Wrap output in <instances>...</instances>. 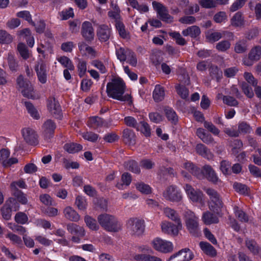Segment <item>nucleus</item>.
Segmentation results:
<instances>
[{"label":"nucleus","instance_id":"nucleus-39","mask_svg":"<svg viewBox=\"0 0 261 261\" xmlns=\"http://www.w3.org/2000/svg\"><path fill=\"white\" fill-rule=\"evenodd\" d=\"M222 37V34L219 32L209 31L205 33L207 41L214 43L220 40Z\"/></svg>","mask_w":261,"mask_h":261},{"label":"nucleus","instance_id":"nucleus-62","mask_svg":"<svg viewBox=\"0 0 261 261\" xmlns=\"http://www.w3.org/2000/svg\"><path fill=\"white\" fill-rule=\"evenodd\" d=\"M40 201L46 206L55 205L53 198L47 194H41L39 196Z\"/></svg>","mask_w":261,"mask_h":261},{"label":"nucleus","instance_id":"nucleus-59","mask_svg":"<svg viewBox=\"0 0 261 261\" xmlns=\"http://www.w3.org/2000/svg\"><path fill=\"white\" fill-rule=\"evenodd\" d=\"M17 50L21 57L24 60L29 58V53L26 45L22 43H20L17 45Z\"/></svg>","mask_w":261,"mask_h":261},{"label":"nucleus","instance_id":"nucleus-10","mask_svg":"<svg viewBox=\"0 0 261 261\" xmlns=\"http://www.w3.org/2000/svg\"><path fill=\"white\" fill-rule=\"evenodd\" d=\"M163 195L166 200L172 202H178L182 199L180 192L173 186L167 187L163 192Z\"/></svg>","mask_w":261,"mask_h":261},{"label":"nucleus","instance_id":"nucleus-18","mask_svg":"<svg viewBox=\"0 0 261 261\" xmlns=\"http://www.w3.org/2000/svg\"><path fill=\"white\" fill-rule=\"evenodd\" d=\"M82 34L87 41H91L94 39V33L92 24L89 21H85L82 24Z\"/></svg>","mask_w":261,"mask_h":261},{"label":"nucleus","instance_id":"nucleus-26","mask_svg":"<svg viewBox=\"0 0 261 261\" xmlns=\"http://www.w3.org/2000/svg\"><path fill=\"white\" fill-rule=\"evenodd\" d=\"M123 138L124 142L128 144L134 145L136 143V136L134 132L130 129L126 128L123 132Z\"/></svg>","mask_w":261,"mask_h":261},{"label":"nucleus","instance_id":"nucleus-61","mask_svg":"<svg viewBox=\"0 0 261 261\" xmlns=\"http://www.w3.org/2000/svg\"><path fill=\"white\" fill-rule=\"evenodd\" d=\"M240 86L244 93L249 98H252L254 96L252 89L249 85L243 82L240 84Z\"/></svg>","mask_w":261,"mask_h":261},{"label":"nucleus","instance_id":"nucleus-21","mask_svg":"<svg viewBox=\"0 0 261 261\" xmlns=\"http://www.w3.org/2000/svg\"><path fill=\"white\" fill-rule=\"evenodd\" d=\"M67 229L69 233L73 236L84 237L86 234L84 228L75 223H69L67 225Z\"/></svg>","mask_w":261,"mask_h":261},{"label":"nucleus","instance_id":"nucleus-54","mask_svg":"<svg viewBox=\"0 0 261 261\" xmlns=\"http://www.w3.org/2000/svg\"><path fill=\"white\" fill-rule=\"evenodd\" d=\"M231 46V43L228 40H222L216 45V48L219 51L225 52L228 50Z\"/></svg>","mask_w":261,"mask_h":261},{"label":"nucleus","instance_id":"nucleus-7","mask_svg":"<svg viewBox=\"0 0 261 261\" xmlns=\"http://www.w3.org/2000/svg\"><path fill=\"white\" fill-rule=\"evenodd\" d=\"M184 189L191 200L201 204H204V195L201 190L199 189L195 190L189 184L185 185Z\"/></svg>","mask_w":261,"mask_h":261},{"label":"nucleus","instance_id":"nucleus-63","mask_svg":"<svg viewBox=\"0 0 261 261\" xmlns=\"http://www.w3.org/2000/svg\"><path fill=\"white\" fill-rule=\"evenodd\" d=\"M230 166L231 164L229 162L223 160L220 163V169L224 174L230 175L231 174Z\"/></svg>","mask_w":261,"mask_h":261},{"label":"nucleus","instance_id":"nucleus-15","mask_svg":"<svg viewBox=\"0 0 261 261\" xmlns=\"http://www.w3.org/2000/svg\"><path fill=\"white\" fill-rule=\"evenodd\" d=\"M56 128V123L51 119H47L43 123L42 129L46 139H49L53 137Z\"/></svg>","mask_w":261,"mask_h":261},{"label":"nucleus","instance_id":"nucleus-5","mask_svg":"<svg viewBox=\"0 0 261 261\" xmlns=\"http://www.w3.org/2000/svg\"><path fill=\"white\" fill-rule=\"evenodd\" d=\"M127 232L132 236L139 237L143 234L145 230V222L138 218H130L126 222Z\"/></svg>","mask_w":261,"mask_h":261},{"label":"nucleus","instance_id":"nucleus-19","mask_svg":"<svg viewBox=\"0 0 261 261\" xmlns=\"http://www.w3.org/2000/svg\"><path fill=\"white\" fill-rule=\"evenodd\" d=\"M47 108L49 112L55 117L59 118L61 116V107L55 98L48 100Z\"/></svg>","mask_w":261,"mask_h":261},{"label":"nucleus","instance_id":"nucleus-57","mask_svg":"<svg viewBox=\"0 0 261 261\" xmlns=\"http://www.w3.org/2000/svg\"><path fill=\"white\" fill-rule=\"evenodd\" d=\"M75 204L78 209L81 211H85L87 208V203L86 200L82 196H78L76 197Z\"/></svg>","mask_w":261,"mask_h":261},{"label":"nucleus","instance_id":"nucleus-20","mask_svg":"<svg viewBox=\"0 0 261 261\" xmlns=\"http://www.w3.org/2000/svg\"><path fill=\"white\" fill-rule=\"evenodd\" d=\"M164 213L166 217L178 224V228H182V225L180 217L177 213L173 209L166 207L164 209Z\"/></svg>","mask_w":261,"mask_h":261},{"label":"nucleus","instance_id":"nucleus-64","mask_svg":"<svg viewBox=\"0 0 261 261\" xmlns=\"http://www.w3.org/2000/svg\"><path fill=\"white\" fill-rule=\"evenodd\" d=\"M137 189L144 194H149L151 192V189L148 185L143 182L137 183L136 185Z\"/></svg>","mask_w":261,"mask_h":261},{"label":"nucleus","instance_id":"nucleus-12","mask_svg":"<svg viewBox=\"0 0 261 261\" xmlns=\"http://www.w3.org/2000/svg\"><path fill=\"white\" fill-rule=\"evenodd\" d=\"M153 9L156 11L160 18L164 21H172L173 17L169 13L167 9L161 3L153 1L152 2Z\"/></svg>","mask_w":261,"mask_h":261},{"label":"nucleus","instance_id":"nucleus-34","mask_svg":"<svg viewBox=\"0 0 261 261\" xmlns=\"http://www.w3.org/2000/svg\"><path fill=\"white\" fill-rule=\"evenodd\" d=\"M131 49L128 48H123L120 47L116 49V55L117 59L120 62H124L127 60V57L128 56Z\"/></svg>","mask_w":261,"mask_h":261},{"label":"nucleus","instance_id":"nucleus-53","mask_svg":"<svg viewBox=\"0 0 261 261\" xmlns=\"http://www.w3.org/2000/svg\"><path fill=\"white\" fill-rule=\"evenodd\" d=\"M210 74L212 79H215L218 81L222 76V71L217 66L211 65L209 69Z\"/></svg>","mask_w":261,"mask_h":261},{"label":"nucleus","instance_id":"nucleus-24","mask_svg":"<svg viewBox=\"0 0 261 261\" xmlns=\"http://www.w3.org/2000/svg\"><path fill=\"white\" fill-rule=\"evenodd\" d=\"M65 218L73 222H77L80 219V216L71 206H66L63 210Z\"/></svg>","mask_w":261,"mask_h":261},{"label":"nucleus","instance_id":"nucleus-31","mask_svg":"<svg viewBox=\"0 0 261 261\" xmlns=\"http://www.w3.org/2000/svg\"><path fill=\"white\" fill-rule=\"evenodd\" d=\"M197 153L207 159H212L213 154L210 150L203 144H198L195 148Z\"/></svg>","mask_w":261,"mask_h":261},{"label":"nucleus","instance_id":"nucleus-52","mask_svg":"<svg viewBox=\"0 0 261 261\" xmlns=\"http://www.w3.org/2000/svg\"><path fill=\"white\" fill-rule=\"evenodd\" d=\"M249 58L251 60L257 61L261 57V47L256 46L251 49L249 55Z\"/></svg>","mask_w":261,"mask_h":261},{"label":"nucleus","instance_id":"nucleus-35","mask_svg":"<svg viewBox=\"0 0 261 261\" xmlns=\"http://www.w3.org/2000/svg\"><path fill=\"white\" fill-rule=\"evenodd\" d=\"M124 167L126 170H129L135 173H139L140 168L137 162L134 160H128L124 163Z\"/></svg>","mask_w":261,"mask_h":261},{"label":"nucleus","instance_id":"nucleus-40","mask_svg":"<svg viewBox=\"0 0 261 261\" xmlns=\"http://www.w3.org/2000/svg\"><path fill=\"white\" fill-rule=\"evenodd\" d=\"M134 258L138 261H162L160 257L147 254H136Z\"/></svg>","mask_w":261,"mask_h":261},{"label":"nucleus","instance_id":"nucleus-25","mask_svg":"<svg viewBox=\"0 0 261 261\" xmlns=\"http://www.w3.org/2000/svg\"><path fill=\"white\" fill-rule=\"evenodd\" d=\"M202 220L205 225L216 224L219 222L218 217L216 214L210 211L204 212L202 216Z\"/></svg>","mask_w":261,"mask_h":261},{"label":"nucleus","instance_id":"nucleus-60","mask_svg":"<svg viewBox=\"0 0 261 261\" xmlns=\"http://www.w3.org/2000/svg\"><path fill=\"white\" fill-rule=\"evenodd\" d=\"M13 40V38L11 35L8 34L6 31H0V43L8 44Z\"/></svg>","mask_w":261,"mask_h":261},{"label":"nucleus","instance_id":"nucleus-16","mask_svg":"<svg viewBox=\"0 0 261 261\" xmlns=\"http://www.w3.org/2000/svg\"><path fill=\"white\" fill-rule=\"evenodd\" d=\"M35 70L40 82L42 84L45 83L47 80V69L46 64L42 60L38 61L35 66Z\"/></svg>","mask_w":261,"mask_h":261},{"label":"nucleus","instance_id":"nucleus-41","mask_svg":"<svg viewBox=\"0 0 261 261\" xmlns=\"http://www.w3.org/2000/svg\"><path fill=\"white\" fill-rule=\"evenodd\" d=\"M137 131H140L146 137H149L151 136V128L149 125L144 121L139 122L138 129Z\"/></svg>","mask_w":261,"mask_h":261},{"label":"nucleus","instance_id":"nucleus-55","mask_svg":"<svg viewBox=\"0 0 261 261\" xmlns=\"http://www.w3.org/2000/svg\"><path fill=\"white\" fill-rule=\"evenodd\" d=\"M234 212L236 217L241 222H247L248 221V217L247 215L238 206L234 207Z\"/></svg>","mask_w":261,"mask_h":261},{"label":"nucleus","instance_id":"nucleus-1","mask_svg":"<svg viewBox=\"0 0 261 261\" xmlns=\"http://www.w3.org/2000/svg\"><path fill=\"white\" fill-rule=\"evenodd\" d=\"M125 88L126 86L124 81L120 77H115L107 84L106 92L110 97L121 101H127L129 104H131L132 100L130 95H123Z\"/></svg>","mask_w":261,"mask_h":261},{"label":"nucleus","instance_id":"nucleus-36","mask_svg":"<svg viewBox=\"0 0 261 261\" xmlns=\"http://www.w3.org/2000/svg\"><path fill=\"white\" fill-rule=\"evenodd\" d=\"M8 65L10 70L12 72H16L18 70L19 65L17 60L14 55L9 53L7 57Z\"/></svg>","mask_w":261,"mask_h":261},{"label":"nucleus","instance_id":"nucleus-11","mask_svg":"<svg viewBox=\"0 0 261 261\" xmlns=\"http://www.w3.org/2000/svg\"><path fill=\"white\" fill-rule=\"evenodd\" d=\"M201 174L203 175L202 179L206 178L214 184H217L220 181L215 170L209 165H205L202 167Z\"/></svg>","mask_w":261,"mask_h":261},{"label":"nucleus","instance_id":"nucleus-42","mask_svg":"<svg viewBox=\"0 0 261 261\" xmlns=\"http://www.w3.org/2000/svg\"><path fill=\"white\" fill-rule=\"evenodd\" d=\"M12 195L15 197L17 202L22 204H26L28 203L27 195L21 190L12 191Z\"/></svg>","mask_w":261,"mask_h":261},{"label":"nucleus","instance_id":"nucleus-43","mask_svg":"<svg viewBox=\"0 0 261 261\" xmlns=\"http://www.w3.org/2000/svg\"><path fill=\"white\" fill-rule=\"evenodd\" d=\"M177 93L183 99H187L189 95V89L185 86L180 84L176 85L175 86Z\"/></svg>","mask_w":261,"mask_h":261},{"label":"nucleus","instance_id":"nucleus-23","mask_svg":"<svg viewBox=\"0 0 261 261\" xmlns=\"http://www.w3.org/2000/svg\"><path fill=\"white\" fill-rule=\"evenodd\" d=\"M184 168L189 172L195 176L199 179H202V174H201V169L199 167L196 166L191 162H186L184 165Z\"/></svg>","mask_w":261,"mask_h":261},{"label":"nucleus","instance_id":"nucleus-27","mask_svg":"<svg viewBox=\"0 0 261 261\" xmlns=\"http://www.w3.org/2000/svg\"><path fill=\"white\" fill-rule=\"evenodd\" d=\"M199 246L202 251L206 255L214 257L217 255V251L210 243L206 242H200Z\"/></svg>","mask_w":261,"mask_h":261},{"label":"nucleus","instance_id":"nucleus-48","mask_svg":"<svg viewBox=\"0 0 261 261\" xmlns=\"http://www.w3.org/2000/svg\"><path fill=\"white\" fill-rule=\"evenodd\" d=\"M85 222L86 225L92 230H97L99 229V226L97 224L96 221L91 217L86 215L84 218Z\"/></svg>","mask_w":261,"mask_h":261},{"label":"nucleus","instance_id":"nucleus-45","mask_svg":"<svg viewBox=\"0 0 261 261\" xmlns=\"http://www.w3.org/2000/svg\"><path fill=\"white\" fill-rule=\"evenodd\" d=\"M165 113L168 120L173 124H175L178 121V117L175 112L171 108L165 109Z\"/></svg>","mask_w":261,"mask_h":261},{"label":"nucleus","instance_id":"nucleus-3","mask_svg":"<svg viewBox=\"0 0 261 261\" xmlns=\"http://www.w3.org/2000/svg\"><path fill=\"white\" fill-rule=\"evenodd\" d=\"M203 190L209 197L210 201L208 203L209 209L215 214L219 215L223 206V203L220 194L213 188H205Z\"/></svg>","mask_w":261,"mask_h":261},{"label":"nucleus","instance_id":"nucleus-32","mask_svg":"<svg viewBox=\"0 0 261 261\" xmlns=\"http://www.w3.org/2000/svg\"><path fill=\"white\" fill-rule=\"evenodd\" d=\"M63 148L69 153H75L83 149L82 145L73 142L66 143Z\"/></svg>","mask_w":261,"mask_h":261},{"label":"nucleus","instance_id":"nucleus-13","mask_svg":"<svg viewBox=\"0 0 261 261\" xmlns=\"http://www.w3.org/2000/svg\"><path fill=\"white\" fill-rule=\"evenodd\" d=\"M21 134L23 139L28 144L31 145H36L38 144V135L36 132L30 127H25L21 130Z\"/></svg>","mask_w":261,"mask_h":261},{"label":"nucleus","instance_id":"nucleus-6","mask_svg":"<svg viewBox=\"0 0 261 261\" xmlns=\"http://www.w3.org/2000/svg\"><path fill=\"white\" fill-rule=\"evenodd\" d=\"M17 84L21 89V93L24 97L31 99L35 98L34 88L30 81L24 79L20 75L17 79Z\"/></svg>","mask_w":261,"mask_h":261},{"label":"nucleus","instance_id":"nucleus-28","mask_svg":"<svg viewBox=\"0 0 261 261\" xmlns=\"http://www.w3.org/2000/svg\"><path fill=\"white\" fill-rule=\"evenodd\" d=\"M196 135L205 143L211 144L214 142V138L212 135L205 132L202 128H198L196 130Z\"/></svg>","mask_w":261,"mask_h":261},{"label":"nucleus","instance_id":"nucleus-46","mask_svg":"<svg viewBox=\"0 0 261 261\" xmlns=\"http://www.w3.org/2000/svg\"><path fill=\"white\" fill-rule=\"evenodd\" d=\"M246 246L253 254L256 255L259 253V248L256 242L253 240H246Z\"/></svg>","mask_w":261,"mask_h":261},{"label":"nucleus","instance_id":"nucleus-8","mask_svg":"<svg viewBox=\"0 0 261 261\" xmlns=\"http://www.w3.org/2000/svg\"><path fill=\"white\" fill-rule=\"evenodd\" d=\"M152 245L155 250L164 253L171 252L173 250L171 242L160 238L154 239L152 242Z\"/></svg>","mask_w":261,"mask_h":261},{"label":"nucleus","instance_id":"nucleus-47","mask_svg":"<svg viewBox=\"0 0 261 261\" xmlns=\"http://www.w3.org/2000/svg\"><path fill=\"white\" fill-rule=\"evenodd\" d=\"M24 106L28 111V112L31 116L35 119H38L40 118L39 114L36 109L34 107L32 103L29 101H25Z\"/></svg>","mask_w":261,"mask_h":261},{"label":"nucleus","instance_id":"nucleus-29","mask_svg":"<svg viewBox=\"0 0 261 261\" xmlns=\"http://www.w3.org/2000/svg\"><path fill=\"white\" fill-rule=\"evenodd\" d=\"M231 25L234 27H242L245 24L244 17L240 12L234 14L230 19Z\"/></svg>","mask_w":261,"mask_h":261},{"label":"nucleus","instance_id":"nucleus-37","mask_svg":"<svg viewBox=\"0 0 261 261\" xmlns=\"http://www.w3.org/2000/svg\"><path fill=\"white\" fill-rule=\"evenodd\" d=\"M248 50L247 41L245 39L237 41L234 46V51L237 54L245 53Z\"/></svg>","mask_w":261,"mask_h":261},{"label":"nucleus","instance_id":"nucleus-56","mask_svg":"<svg viewBox=\"0 0 261 261\" xmlns=\"http://www.w3.org/2000/svg\"><path fill=\"white\" fill-rule=\"evenodd\" d=\"M12 211V208L9 207V205L6 202L1 208V213L3 218L6 220H10L11 218Z\"/></svg>","mask_w":261,"mask_h":261},{"label":"nucleus","instance_id":"nucleus-2","mask_svg":"<svg viewBox=\"0 0 261 261\" xmlns=\"http://www.w3.org/2000/svg\"><path fill=\"white\" fill-rule=\"evenodd\" d=\"M97 220L101 226L108 231L116 232L121 229L120 222L113 215L101 214L98 216Z\"/></svg>","mask_w":261,"mask_h":261},{"label":"nucleus","instance_id":"nucleus-9","mask_svg":"<svg viewBox=\"0 0 261 261\" xmlns=\"http://www.w3.org/2000/svg\"><path fill=\"white\" fill-rule=\"evenodd\" d=\"M193 257L192 252L189 248H185L172 255L168 261H190Z\"/></svg>","mask_w":261,"mask_h":261},{"label":"nucleus","instance_id":"nucleus-38","mask_svg":"<svg viewBox=\"0 0 261 261\" xmlns=\"http://www.w3.org/2000/svg\"><path fill=\"white\" fill-rule=\"evenodd\" d=\"M121 181L122 183L118 182L116 187L119 190H123L124 186H128L132 181V176L128 172H124L121 175Z\"/></svg>","mask_w":261,"mask_h":261},{"label":"nucleus","instance_id":"nucleus-49","mask_svg":"<svg viewBox=\"0 0 261 261\" xmlns=\"http://www.w3.org/2000/svg\"><path fill=\"white\" fill-rule=\"evenodd\" d=\"M115 27L120 36L123 38H127L128 36L129 33L125 29V27L122 22V20L115 23Z\"/></svg>","mask_w":261,"mask_h":261},{"label":"nucleus","instance_id":"nucleus-4","mask_svg":"<svg viewBox=\"0 0 261 261\" xmlns=\"http://www.w3.org/2000/svg\"><path fill=\"white\" fill-rule=\"evenodd\" d=\"M183 217L189 233L194 237H198L200 232L198 217L193 212L189 210L185 211Z\"/></svg>","mask_w":261,"mask_h":261},{"label":"nucleus","instance_id":"nucleus-44","mask_svg":"<svg viewBox=\"0 0 261 261\" xmlns=\"http://www.w3.org/2000/svg\"><path fill=\"white\" fill-rule=\"evenodd\" d=\"M78 46L79 50L82 54H88V55L92 56L95 55V52L93 48L92 47L88 45L85 42H81L79 43Z\"/></svg>","mask_w":261,"mask_h":261},{"label":"nucleus","instance_id":"nucleus-33","mask_svg":"<svg viewBox=\"0 0 261 261\" xmlns=\"http://www.w3.org/2000/svg\"><path fill=\"white\" fill-rule=\"evenodd\" d=\"M165 97L164 88L160 85L155 86L153 92V98L155 101L160 102L162 101Z\"/></svg>","mask_w":261,"mask_h":261},{"label":"nucleus","instance_id":"nucleus-17","mask_svg":"<svg viewBox=\"0 0 261 261\" xmlns=\"http://www.w3.org/2000/svg\"><path fill=\"white\" fill-rule=\"evenodd\" d=\"M162 231L165 233L170 235L177 236L179 230L182 228H178V224L176 225L171 222L165 221L161 224Z\"/></svg>","mask_w":261,"mask_h":261},{"label":"nucleus","instance_id":"nucleus-51","mask_svg":"<svg viewBox=\"0 0 261 261\" xmlns=\"http://www.w3.org/2000/svg\"><path fill=\"white\" fill-rule=\"evenodd\" d=\"M57 60L64 67L70 70H73L74 66L69 58L66 56H62L57 59Z\"/></svg>","mask_w":261,"mask_h":261},{"label":"nucleus","instance_id":"nucleus-50","mask_svg":"<svg viewBox=\"0 0 261 261\" xmlns=\"http://www.w3.org/2000/svg\"><path fill=\"white\" fill-rule=\"evenodd\" d=\"M169 35L175 41L176 44L178 45L183 46L186 45L187 43L186 40L181 36L179 32H169Z\"/></svg>","mask_w":261,"mask_h":261},{"label":"nucleus","instance_id":"nucleus-30","mask_svg":"<svg viewBox=\"0 0 261 261\" xmlns=\"http://www.w3.org/2000/svg\"><path fill=\"white\" fill-rule=\"evenodd\" d=\"M201 33L200 28L197 25H192L182 31V34L184 36H190L191 38H195Z\"/></svg>","mask_w":261,"mask_h":261},{"label":"nucleus","instance_id":"nucleus-22","mask_svg":"<svg viewBox=\"0 0 261 261\" xmlns=\"http://www.w3.org/2000/svg\"><path fill=\"white\" fill-rule=\"evenodd\" d=\"M179 6L182 8L185 7L184 12L186 14L191 15L199 11V7L197 4L192 5H189V1L182 0L179 3Z\"/></svg>","mask_w":261,"mask_h":261},{"label":"nucleus","instance_id":"nucleus-58","mask_svg":"<svg viewBox=\"0 0 261 261\" xmlns=\"http://www.w3.org/2000/svg\"><path fill=\"white\" fill-rule=\"evenodd\" d=\"M14 219L16 223L20 224H26L29 220L28 216L23 212H18L16 213Z\"/></svg>","mask_w":261,"mask_h":261},{"label":"nucleus","instance_id":"nucleus-14","mask_svg":"<svg viewBox=\"0 0 261 261\" xmlns=\"http://www.w3.org/2000/svg\"><path fill=\"white\" fill-rule=\"evenodd\" d=\"M112 35L111 29L106 24H100L97 27L96 35L101 42H106L110 38Z\"/></svg>","mask_w":261,"mask_h":261}]
</instances>
